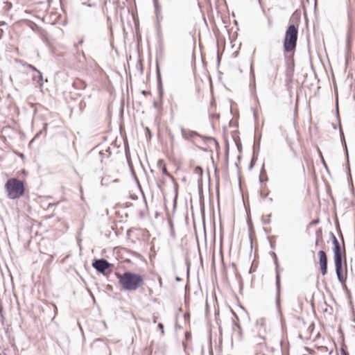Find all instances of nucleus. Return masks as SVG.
Returning a JSON list of instances; mask_svg holds the SVG:
<instances>
[{
  "mask_svg": "<svg viewBox=\"0 0 355 355\" xmlns=\"http://www.w3.org/2000/svg\"><path fill=\"white\" fill-rule=\"evenodd\" d=\"M333 243L334 260L338 279L342 284H345L347 278L345 250V248H341L335 236H333Z\"/></svg>",
  "mask_w": 355,
  "mask_h": 355,
  "instance_id": "nucleus-1",
  "label": "nucleus"
},
{
  "mask_svg": "<svg viewBox=\"0 0 355 355\" xmlns=\"http://www.w3.org/2000/svg\"><path fill=\"white\" fill-rule=\"evenodd\" d=\"M116 276L124 291H135L144 285V277L139 273L128 271L123 274L116 273Z\"/></svg>",
  "mask_w": 355,
  "mask_h": 355,
  "instance_id": "nucleus-2",
  "label": "nucleus"
},
{
  "mask_svg": "<svg viewBox=\"0 0 355 355\" xmlns=\"http://www.w3.org/2000/svg\"><path fill=\"white\" fill-rule=\"evenodd\" d=\"M7 198L10 200L23 197L26 191V184L24 180L16 178H9L4 185Z\"/></svg>",
  "mask_w": 355,
  "mask_h": 355,
  "instance_id": "nucleus-3",
  "label": "nucleus"
},
{
  "mask_svg": "<svg viewBox=\"0 0 355 355\" xmlns=\"http://www.w3.org/2000/svg\"><path fill=\"white\" fill-rule=\"evenodd\" d=\"M298 26L291 24L287 28L284 40V50L286 53H294L297 41Z\"/></svg>",
  "mask_w": 355,
  "mask_h": 355,
  "instance_id": "nucleus-4",
  "label": "nucleus"
},
{
  "mask_svg": "<svg viewBox=\"0 0 355 355\" xmlns=\"http://www.w3.org/2000/svg\"><path fill=\"white\" fill-rule=\"evenodd\" d=\"M318 256L319 258V265H320L321 273L323 276H324L327 273V254L324 250H320L318 252Z\"/></svg>",
  "mask_w": 355,
  "mask_h": 355,
  "instance_id": "nucleus-5",
  "label": "nucleus"
},
{
  "mask_svg": "<svg viewBox=\"0 0 355 355\" xmlns=\"http://www.w3.org/2000/svg\"><path fill=\"white\" fill-rule=\"evenodd\" d=\"M92 266L98 272H104L110 267V263L105 259H102L95 260Z\"/></svg>",
  "mask_w": 355,
  "mask_h": 355,
  "instance_id": "nucleus-6",
  "label": "nucleus"
},
{
  "mask_svg": "<svg viewBox=\"0 0 355 355\" xmlns=\"http://www.w3.org/2000/svg\"><path fill=\"white\" fill-rule=\"evenodd\" d=\"M87 86L86 82L79 78H76L73 82V87L78 90H84Z\"/></svg>",
  "mask_w": 355,
  "mask_h": 355,
  "instance_id": "nucleus-7",
  "label": "nucleus"
},
{
  "mask_svg": "<svg viewBox=\"0 0 355 355\" xmlns=\"http://www.w3.org/2000/svg\"><path fill=\"white\" fill-rule=\"evenodd\" d=\"M181 132L182 137L186 139L194 138L198 135L195 131L190 130L182 129Z\"/></svg>",
  "mask_w": 355,
  "mask_h": 355,
  "instance_id": "nucleus-8",
  "label": "nucleus"
},
{
  "mask_svg": "<svg viewBox=\"0 0 355 355\" xmlns=\"http://www.w3.org/2000/svg\"><path fill=\"white\" fill-rule=\"evenodd\" d=\"M193 173L197 175L199 180H202L203 171L200 166H196L193 168Z\"/></svg>",
  "mask_w": 355,
  "mask_h": 355,
  "instance_id": "nucleus-9",
  "label": "nucleus"
},
{
  "mask_svg": "<svg viewBox=\"0 0 355 355\" xmlns=\"http://www.w3.org/2000/svg\"><path fill=\"white\" fill-rule=\"evenodd\" d=\"M162 172L164 175H167V176H170V174L168 173V171H167V168H166V166L165 164H163L162 166Z\"/></svg>",
  "mask_w": 355,
  "mask_h": 355,
  "instance_id": "nucleus-10",
  "label": "nucleus"
},
{
  "mask_svg": "<svg viewBox=\"0 0 355 355\" xmlns=\"http://www.w3.org/2000/svg\"><path fill=\"white\" fill-rule=\"evenodd\" d=\"M340 354H341V355H349L345 349V346H343L341 347Z\"/></svg>",
  "mask_w": 355,
  "mask_h": 355,
  "instance_id": "nucleus-11",
  "label": "nucleus"
},
{
  "mask_svg": "<svg viewBox=\"0 0 355 355\" xmlns=\"http://www.w3.org/2000/svg\"><path fill=\"white\" fill-rule=\"evenodd\" d=\"M276 284H277V289L279 290V286H280V279H279V275H277Z\"/></svg>",
  "mask_w": 355,
  "mask_h": 355,
  "instance_id": "nucleus-12",
  "label": "nucleus"
},
{
  "mask_svg": "<svg viewBox=\"0 0 355 355\" xmlns=\"http://www.w3.org/2000/svg\"><path fill=\"white\" fill-rule=\"evenodd\" d=\"M143 94H144V95H148V94H150V92H146V91H144V92H143Z\"/></svg>",
  "mask_w": 355,
  "mask_h": 355,
  "instance_id": "nucleus-13",
  "label": "nucleus"
},
{
  "mask_svg": "<svg viewBox=\"0 0 355 355\" xmlns=\"http://www.w3.org/2000/svg\"><path fill=\"white\" fill-rule=\"evenodd\" d=\"M159 328H163V325L162 324H159Z\"/></svg>",
  "mask_w": 355,
  "mask_h": 355,
  "instance_id": "nucleus-14",
  "label": "nucleus"
},
{
  "mask_svg": "<svg viewBox=\"0 0 355 355\" xmlns=\"http://www.w3.org/2000/svg\"><path fill=\"white\" fill-rule=\"evenodd\" d=\"M214 142L216 144H218L217 141L215 139H213Z\"/></svg>",
  "mask_w": 355,
  "mask_h": 355,
  "instance_id": "nucleus-15",
  "label": "nucleus"
}]
</instances>
